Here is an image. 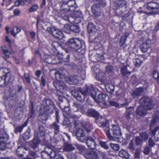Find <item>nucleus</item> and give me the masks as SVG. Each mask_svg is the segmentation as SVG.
Wrapping results in <instances>:
<instances>
[{
  "mask_svg": "<svg viewBox=\"0 0 159 159\" xmlns=\"http://www.w3.org/2000/svg\"><path fill=\"white\" fill-rule=\"evenodd\" d=\"M3 73L0 77V86L4 87L9 82H11L13 80V77L11 75L10 70L9 69L5 68L1 69Z\"/></svg>",
  "mask_w": 159,
  "mask_h": 159,
  "instance_id": "obj_1",
  "label": "nucleus"
},
{
  "mask_svg": "<svg viewBox=\"0 0 159 159\" xmlns=\"http://www.w3.org/2000/svg\"><path fill=\"white\" fill-rule=\"evenodd\" d=\"M144 7L148 10L151 11L148 12H145L146 14L153 15L158 14L159 11V4L154 2L147 3L144 5Z\"/></svg>",
  "mask_w": 159,
  "mask_h": 159,
  "instance_id": "obj_2",
  "label": "nucleus"
},
{
  "mask_svg": "<svg viewBox=\"0 0 159 159\" xmlns=\"http://www.w3.org/2000/svg\"><path fill=\"white\" fill-rule=\"evenodd\" d=\"M44 110L47 111L48 114H51L53 112L55 109V106L53 102L49 99L45 100L43 102Z\"/></svg>",
  "mask_w": 159,
  "mask_h": 159,
  "instance_id": "obj_3",
  "label": "nucleus"
},
{
  "mask_svg": "<svg viewBox=\"0 0 159 159\" xmlns=\"http://www.w3.org/2000/svg\"><path fill=\"white\" fill-rule=\"evenodd\" d=\"M68 46L75 50H77L81 48L82 43L78 39L76 38L70 39L68 41Z\"/></svg>",
  "mask_w": 159,
  "mask_h": 159,
  "instance_id": "obj_4",
  "label": "nucleus"
},
{
  "mask_svg": "<svg viewBox=\"0 0 159 159\" xmlns=\"http://www.w3.org/2000/svg\"><path fill=\"white\" fill-rule=\"evenodd\" d=\"M42 157L43 159H52L55 155V152L48 147L45 148V150L41 152Z\"/></svg>",
  "mask_w": 159,
  "mask_h": 159,
  "instance_id": "obj_5",
  "label": "nucleus"
},
{
  "mask_svg": "<svg viewBox=\"0 0 159 159\" xmlns=\"http://www.w3.org/2000/svg\"><path fill=\"white\" fill-rule=\"evenodd\" d=\"M47 30L52 34L56 38L59 39H62L64 37V35L62 31L54 27H48Z\"/></svg>",
  "mask_w": 159,
  "mask_h": 159,
  "instance_id": "obj_6",
  "label": "nucleus"
},
{
  "mask_svg": "<svg viewBox=\"0 0 159 159\" xmlns=\"http://www.w3.org/2000/svg\"><path fill=\"white\" fill-rule=\"evenodd\" d=\"M142 107L148 110H151L152 108V105L151 100L148 97L144 96L140 100Z\"/></svg>",
  "mask_w": 159,
  "mask_h": 159,
  "instance_id": "obj_7",
  "label": "nucleus"
},
{
  "mask_svg": "<svg viewBox=\"0 0 159 159\" xmlns=\"http://www.w3.org/2000/svg\"><path fill=\"white\" fill-rule=\"evenodd\" d=\"M92 91H91V96L93 98L95 101L97 102H101L104 101L106 96L105 94L101 93L98 94L97 96L96 97V93L95 90L94 88H92Z\"/></svg>",
  "mask_w": 159,
  "mask_h": 159,
  "instance_id": "obj_8",
  "label": "nucleus"
},
{
  "mask_svg": "<svg viewBox=\"0 0 159 159\" xmlns=\"http://www.w3.org/2000/svg\"><path fill=\"white\" fill-rule=\"evenodd\" d=\"M57 57L55 56H51L49 55H45L41 58L42 62L48 64H55L56 62L55 61Z\"/></svg>",
  "mask_w": 159,
  "mask_h": 159,
  "instance_id": "obj_9",
  "label": "nucleus"
},
{
  "mask_svg": "<svg viewBox=\"0 0 159 159\" xmlns=\"http://www.w3.org/2000/svg\"><path fill=\"white\" fill-rule=\"evenodd\" d=\"M76 136L78 140L81 142H83L86 139L85 133L81 128L78 129L76 131Z\"/></svg>",
  "mask_w": 159,
  "mask_h": 159,
  "instance_id": "obj_10",
  "label": "nucleus"
},
{
  "mask_svg": "<svg viewBox=\"0 0 159 159\" xmlns=\"http://www.w3.org/2000/svg\"><path fill=\"white\" fill-rule=\"evenodd\" d=\"M60 10V13H66L68 11H72L74 10V9L70 8L66 1H64L62 3Z\"/></svg>",
  "mask_w": 159,
  "mask_h": 159,
  "instance_id": "obj_11",
  "label": "nucleus"
},
{
  "mask_svg": "<svg viewBox=\"0 0 159 159\" xmlns=\"http://www.w3.org/2000/svg\"><path fill=\"white\" fill-rule=\"evenodd\" d=\"M151 41L150 39H147L145 42H144L140 46V48L143 52H147L149 47V45L151 44Z\"/></svg>",
  "mask_w": 159,
  "mask_h": 159,
  "instance_id": "obj_12",
  "label": "nucleus"
},
{
  "mask_svg": "<svg viewBox=\"0 0 159 159\" xmlns=\"http://www.w3.org/2000/svg\"><path fill=\"white\" fill-rule=\"evenodd\" d=\"M73 107L75 111H80L82 113H85L86 111V109L83 105L77 102L74 103Z\"/></svg>",
  "mask_w": 159,
  "mask_h": 159,
  "instance_id": "obj_13",
  "label": "nucleus"
},
{
  "mask_svg": "<svg viewBox=\"0 0 159 159\" xmlns=\"http://www.w3.org/2000/svg\"><path fill=\"white\" fill-rule=\"evenodd\" d=\"M86 143L88 148L91 149L96 148V143L94 139L91 136H88L87 139Z\"/></svg>",
  "mask_w": 159,
  "mask_h": 159,
  "instance_id": "obj_14",
  "label": "nucleus"
},
{
  "mask_svg": "<svg viewBox=\"0 0 159 159\" xmlns=\"http://www.w3.org/2000/svg\"><path fill=\"white\" fill-rule=\"evenodd\" d=\"M112 130L114 137L118 138V136L120 135L121 134L119 126L116 125H112Z\"/></svg>",
  "mask_w": 159,
  "mask_h": 159,
  "instance_id": "obj_15",
  "label": "nucleus"
},
{
  "mask_svg": "<svg viewBox=\"0 0 159 159\" xmlns=\"http://www.w3.org/2000/svg\"><path fill=\"white\" fill-rule=\"evenodd\" d=\"M84 156L88 159H98L97 153L92 151L85 152Z\"/></svg>",
  "mask_w": 159,
  "mask_h": 159,
  "instance_id": "obj_16",
  "label": "nucleus"
},
{
  "mask_svg": "<svg viewBox=\"0 0 159 159\" xmlns=\"http://www.w3.org/2000/svg\"><path fill=\"white\" fill-rule=\"evenodd\" d=\"M8 135L4 131V130H2L0 131V139L2 143L5 144V143L9 139Z\"/></svg>",
  "mask_w": 159,
  "mask_h": 159,
  "instance_id": "obj_17",
  "label": "nucleus"
},
{
  "mask_svg": "<svg viewBox=\"0 0 159 159\" xmlns=\"http://www.w3.org/2000/svg\"><path fill=\"white\" fill-rule=\"evenodd\" d=\"M147 110H148L144 108L142 105H140L136 110V112L139 116H144L146 114Z\"/></svg>",
  "mask_w": 159,
  "mask_h": 159,
  "instance_id": "obj_18",
  "label": "nucleus"
},
{
  "mask_svg": "<svg viewBox=\"0 0 159 159\" xmlns=\"http://www.w3.org/2000/svg\"><path fill=\"white\" fill-rule=\"evenodd\" d=\"M51 128L52 129L54 130V135L56 136V135L59 134L60 133V126L56 122L53 123L51 125Z\"/></svg>",
  "mask_w": 159,
  "mask_h": 159,
  "instance_id": "obj_19",
  "label": "nucleus"
},
{
  "mask_svg": "<svg viewBox=\"0 0 159 159\" xmlns=\"http://www.w3.org/2000/svg\"><path fill=\"white\" fill-rule=\"evenodd\" d=\"M39 112V117L43 120H47L48 118V115L51 114H48L47 111H45L44 109H40Z\"/></svg>",
  "mask_w": 159,
  "mask_h": 159,
  "instance_id": "obj_20",
  "label": "nucleus"
},
{
  "mask_svg": "<svg viewBox=\"0 0 159 159\" xmlns=\"http://www.w3.org/2000/svg\"><path fill=\"white\" fill-rule=\"evenodd\" d=\"M93 88L91 87L90 89V92H89L88 91L89 89L88 87L86 86L85 88L81 89V88H79L78 89L79 91L81 93L84 95H89L91 96V91H92V88Z\"/></svg>",
  "mask_w": 159,
  "mask_h": 159,
  "instance_id": "obj_21",
  "label": "nucleus"
},
{
  "mask_svg": "<svg viewBox=\"0 0 159 159\" xmlns=\"http://www.w3.org/2000/svg\"><path fill=\"white\" fill-rule=\"evenodd\" d=\"M151 135L154 136L156 141L159 140V126L152 131Z\"/></svg>",
  "mask_w": 159,
  "mask_h": 159,
  "instance_id": "obj_22",
  "label": "nucleus"
},
{
  "mask_svg": "<svg viewBox=\"0 0 159 159\" xmlns=\"http://www.w3.org/2000/svg\"><path fill=\"white\" fill-rule=\"evenodd\" d=\"M79 92H80L78 89V90H74L72 91L71 93L74 98H76L78 101H81L82 100V97L81 94H79Z\"/></svg>",
  "mask_w": 159,
  "mask_h": 159,
  "instance_id": "obj_23",
  "label": "nucleus"
},
{
  "mask_svg": "<svg viewBox=\"0 0 159 159\" xmlns=\"http://www.w3.org/2000/svg\"><path fill=\"white\" fill-rule=\"evenodd\" d=\"M99 115L98 113L92 109H89L87 111V115L89 116L97 118Z\"/></svg>",
  "mask_w": 159,
  "mask_h": 159,
  "instance_id": "obj_24",
  "label": "nucleus"
},
{
  "mask_svg": "<svg viewBox=\"0 0 159 159\" xmlns=\"http://www.w3.org/2000/svg\"><path fill=\"white\" fill-rule=\"evenodd\" d=\"M143 88L140 87L134 90L132 93V95L133 98L139 96L143 91Z\"/></svg>",
  "mask_w": 159,
  "mask_h": 159,
  "instance_id": "obj_25",
  "label": "nucleus"
},
{
  "mask_svg": "<svg viewBox=\"0 0 159 159\" xmlns=\"http://www.w3.org/2000/svg\"><path fill=\"white\" fill-rule=\"evenodd\" d=\"M88 31L89 33H94L96 31L95 26L92 22H89L87 26Z\"/></svg>",
  "mask_w": 159,
  "mask_h": 159,
  "instance_id": "obj_26",
  "label": "nucleus"
},
{
  "mask_svg": "<svg viewBox=\"0 0 159 159\" xmlns=\"http://www.w3.org/2000/svg\"><path fill=\"white\" fill-rule=\"evenodd\" d=\"M24 149L25 147L22 146H18L16 150V152L17 155L19 157H23V155L22 153L23 152Z\"/></svg>",
  "mask_w": 159,
  "mask_h": 159,
  "instance_id": "obj_27",
  "label": "nucleus"
},
{
  "mask_svg": "<svg viewBox=\"0 0 159 159\" xmlns=\"http://www.w3.org/2000/svg\"><path fill=\"white\" fill-rule=\"evenodd\" d=\"M66 105L69 106V102L66 98H64L63 102H59V106L61 109L64 108Z\"/></svg>",
  "mask_w": 159,
  "mask_h": 159,
  "instance_id": "obj_28",
  "label": "nucleus"
},
{
  "mask_svg": "<svg viewBox=\"0 0 159 159\" xmlns=\"http://www.w3.org/2000/svg\"><path fill=\"white\" fill-rule=\"evenodd\" d=\"M75 149L74 147L72 146L71 144L67 143H64L63 150L66 151H70L74 150Z\"/></svg>",
  "mask_w": 159,
  "mask_h": 159,
  "instance_id": "obj_29",
  "label": "nucleus"
},
{
  "mask_svg": "<svg viewBox=\"0 0 159 159\" xmlns=\"http://www.w3.org/2000/svg\"><path fill=\"white\" fill-rule=\"evenodd\" d=\"M31 106L30 107V117L34 118L35 115V111L34 109L33 103L32 102H30Z\"/></svg>",
  "mask_w": 159,
  "mask_h": 159,
  "instance_id": "obj_30",
  "label": "nucleus"
},
{
  "mask_svg": "<svg viewBox=\"0 0 159 159\" xmlns=\"http://www.w3.org/2000/svg\"><path fill=\"white\" fill-rule=\"evenodd\" d=\"M66 1L71 9H74V10L75 8H76L77 5L75 0H70Z\"/></svg>",
  "mask_w": 159,
  "mask_h": 159,
  "instance_id": "obj_31",
  "label": "nucleus"
},
{
  "mask_svg": "<svg viewBox=\"0 0 159 159\" xmlns=\"http://www.w3.org/2000/svg\"><path fill=\"white\" fill-rule=\"evenodd\" d=\"M2 51L4 54L5 57L6 58H8L9 57V55L11 54V53L5 47H2Z\"/></svg>",
  "mask_w": 159,
  "mask_h": 159,
  "instance_id": "obj_32",
  "label": "nucleus"
},
{
  "mask_svg": "<svg viewBox=\"0 0 159 159\" xmlns=\"http://www.w3.org/2000/svg\"><path fill=\"white\" fill-rule=\"evenodd\" d=\"M39 142V140L37 138H34L30 143V146L34 149L36 148L38 146V145Z\"/></svg>",
  "mask_w": 159,
  "mask_h": 159,
  "instance_id": "obj_33",
  "label": "nucleus"
},
{
  "mask_svg": "<svg viewBox=\"0 0 159 159\" xmlns=\"http://www.w3.org/2000/svg\"><path fill=\"white\" fill-rule=\"evenodd\" d=\"M119 155L121 157L126 159L128 158L129 157V153L127 151L124 150H122L120 151L119 152Z\"/></svg>",
  "mask_w": 159,
  "mask_h": 159,
  "instance_id": "obj_34",
  "label": "nucleus"
},
{
  "mask_svg": "<svg viewBox=\"0 0 159 159\" xmlns=\"http://www.w3.org/2000/svg\"><path fill=\"white\" fill-rule=\"evenodd\" d=\"M52 49L54 52L57 51V49L60 47L59 44L56 41L53 42L52 43Z\"/></svg>",
  "mask_w": 159,
  "mask_h": 159,
  "instance_id": "obj_35",
  "label": "nucleus"
},
{
  "mask_svg": "<svg viewBox=\"0 0 159 159\" xmlns=\"http://www.w3.org/2000/svg\"><path fill=\"white\" fill-rule=\"evenodd\" d=\"M121 72L123 76H125L127 74H130L131 72L128 71L127 70V67L125 66H124L121 68Z\"/></svg>",
  "mask_w": 159,
  "mask_h": 159,
  "instance_id": "obj_36",
  "label": "nucleus"
},
{
  "mask_svg": "<svg viewBox=\"0 0 159 159\" xmlns=\"http://www.w3.org/2000/svg\"><path fill=\"white\" fill-rule=\"evenodd\" d=\"M133 62L136 67H139L142 63V61L139 58H136L134 60Z\"/></svg>",
  "mask_w": 159,
  "mask_h": 159,
  "instance_id": "obj_37",
  "label": "nucleus"
},
{
  "mask_svg": "<svg viewBox=\"0 0 159 159\" xmlns=\"http://www.w3.org/2000/svg\"><path fill=\"white\" fill-rule=\"evenodd\" d=\"M104 130L106 132V134L109 140H112L113 139V137L111 135V133L109 132L110 129L109 127H107L104 129Z\"/></svg>",
  "mask_w": 159,
  "mask_h": 159,
  "instance_id": "obj_38",
  "label": "nucleus"
},
{
  "mask_svg": "<svg viewBox=\"0 0 159 159\" xmlns=\"http://www.w3.org/2000/svg\"><path fill=\"white\" fill-rule=\"evenodd\" d=\"M38 132L40 136L42 137L44 135L45 132L43 126H40L38 128Z\"/></svg>",
  "mask_w": 159,
  "mask_h": 159,
  "instance_id": "obj_39",
  "label": "nucleus"
},
{
  "mask_svg": "<svg viewBox=\"0 0 159 159\" xmlns=\"http://www.w3.org/2000/svg\"><path fill=\"white\" fill-rule=\"evenodd\" d=\"M141 150L140 149L137 148L134 153V159H139L140 155Z\"/></svg>",
  "mask_w": 159,
  "mask_h": 159,
  "instance_id": "obj_40",
  "label": "nucleus"
},
{
  "mask_svg": "<svg viewBox=\"0 0 159 159\" xmlns=\"http://www.w3.org/2000/svg\"><path fill=\"white\" fill-rule=\"evenodd\" d=\"M128 36V35L125 34L121 37L120 42V46L122 47L124 45Z\"/></svg>",
  "mask_w": 159,
  "mask_h": 159,
  "instance_id": "obj_41",
  "label": "nucleus"
},
{
  "mask_svg": "<svg viewBox=\"0 0 159 159\" xmlns=\"http://www.w3.org/2000/svg\"><path fill=\"white\" fill-rule=\"evenodd\" d=\"M73 11L72 14L73 16L74 17H82V14L80 11H75V10Z\"/></svg>",
  "mask_w": 159,
  "mask_h": 159,
  "instance_id": "obj_42",
  "label": "nucleus"
},
{
  "mask_svg": "<svg viewBox=\"0 0 159 159\" xmlns=\"http://www.w3.org/2000/svg\"><path fill=\"white\" fill-rule=\"evenodd\" d=\"M20 31V28L17 27H15L11 31V33L14 36H15Z\"/></svg>",
  "mask_w": 159,
  "mask_h": 159,
  "instance_id": "obj_43",
  "label": "nucleus"
},
{
  "mask_svg": "<svg viewBox=\"0 0 159 159\" xmlns=\"http://www.w3.org/2000/svg\"><path fill=\"white\" fill-rule=\"evenodd\" d=\"M70 30L75 33H78L80 31V28L77 25H72L70 27Z\"/></svg>",
  "mask_w": 159,
  "mask_h": 159,
  "instance_id": "obj_44",
  "label": "nucleus"
},
{
  "mask_svg": "<svg viewBox=\"0 0 159 159\" xmlns=\"http://www.w3.org/2000/svg\"><path fill=\"white\" fill-rule=\"evenodd\" d=\"M101 3L99 2V4H95L93 5L91 7L92 12H95L97 10H100V4Z\"/></svg>",
  "mask_w": 159,
  "mask_h": 159,
  "instance_id": "obj_45",
  "label": "nucleus"
},
{
  "mask_svg": "<svg viewBox=\"0 0 159 159\" xmlns=\"http://www.w3.org/2000/svg\"><path fill=\"white\" fill-rule=\"evenodd\" d=\"M83 127L86 130L87 132H91V130L93 129L91 125H90L88 124H86L84 125H83Z\"/></svg>",
  "mask_w": 159,
  "mask_h": 159,
  "instance_id": "obj_46",
  "label": "nucleus"
},
{
  "mask_svg": "<svg viewBox=\"0 0 159 159\" xmlns=\"http://www.w3.org/2000/svg\"><path fill=\"white\" fill-rule=\"evenodd\" d=\"M63 78L65 79L66 81L69 84H73L74 82L72 81V76L70 77H67L66 74H64Z\"/></svg>",
  "mask_w": 159,
  "mask_h": 159,
  "instance_id": "obj_47",
  "label": "nucleus"
},
{
  "mask_svg": "<svg viewBox=\"0 0 159 159\" xmlns=\"http://www.w3.org/2000/svg\"><path fill=\"white\" fill-rule=\"evenodd\" d=\"M24 79L23 80L26 82L28 83H30V75L29 74L25 73L24 74Z\"/></svg>",
  "mask_w": 159,
  "mask_h": 159,
  "instance_id": "obj_48",
  "label": "nucleus"
},
{
  "mask_svg": "<svg viewBox=\"0 0 159 159\" xmlns=\"http://www.w3.org/2000/svg\"><path fill=\"white\" fill-rule=\"evenodd\" d=\"M39 6L37 4L33 5L29 9V11L32 12L36 11L38 9Z\"/></svg>",
  "mask_w": 159,
  "mask_h": 159,
  "instance_id": "obj_49",
  "label": "nucleus"
},
{
  "mask_svg": "<svg viewBox=\"0 0 159 159\" xmlns=\"http://www.w3.org/2000/svg\"><path fill=\"white\" fill-rule=\"evenodd\" d=\"M105 87L107 88V89H109V92L112 93L114 92V86L112 84H107Z\"/></svg>",
  "mask_w": 159,
  "mask_h": 159,
  "instance_id": "obj_50",
  "label": "nucleus"
},
{
  "mask_svg": "<svg viewBox=\"0 0 159 159\" xmlns=\"http://www.w3.org/2000/svg\"><path fill=\"white\" fill-rule=\"evenodd\" d=\"M110 146L112 149L116 151H118L120 148V146L118 144L110 143Z\"/></svg>",
  "mask_w": 159,
  "mask_h": 159,
  "instance_id": "obj_51",
  "label": "nucleus"
},
{
  "mask_svg": "<svg viewBox=\"0 0 159 159\" xmlns=\"http://www.w3.org/2000/svg\"><path fill=\"white\" fill-rule=\"evenodd\" d=\"M119 7L125 6L126 4V2L125 0H119L117 3Z\"/></svg>",
  "mask_w": 159,
  "mask_h": 159,
  "instance_id": "obj_52",
  "label": "nucleus"
},
{
  "mask_svg": "<svg viewBox=\"0 0 159 159\" xmlns=\"http://www.w3.org/2000/svg\"><path fill=\"white\" fill-rule=\"evenodd\" d=\"M140 135L143 140H147L148 138V135L146 132H142L140 133Z\"/></svg>",
  "mask_w": 159,
  "mask_h": 159,
  "instance_id": "obj_53",
  "label": "nucleus"
},
{
  "mask_svg": "<svg viewBox=\"0 0 159 159\" xmlns=\"http://www.w3.org/2000/svg\"><path fill=\"white\" fill-rule=\"evenodd\" d=\"M136 144L137 145H141L143 143V140L139 137H136L135 138Z\"/></svg>",
  "mask_w": 159,
  "mask_h": 159,
  "instance_id": "obj_54",
  "label": "nucleus"
},
{
  "mask_svg": "<svg viewBox=\"0 0 159 159\" xmlns=\"http://www.w3.org/2000/svg\"><path fill=\"white\" fill-rule=\"evenodd\" d=\"M76 146L77 148L81 153H83L86 150L85 147L81 145H77Z\"/></svg>",
  "mask_w": 159,
  "mask_h": 159,
  "instance_id": "obj_55",
  "label": "nucleus"
},
{
  "mask_svg": "<svg viewBox=\"0 0 159 159\" xmlns=\"http://www.w3.org/2000/svg\"><path fill=\"white\" fill-rule=\"evenodd\" d=\"M30 128H28L27 131L25 132L24 135V137L25 139H28L30 138Z\"/></svg>",
  "mask_w": 159,
  "mask_h": 159,
  "instance_id": "obj_56",
  "label": "nucleus"
},
{
  "mask_svg": "<svg viewBox=\"0 0 159 159\" xmlns=\"http://www.w3.org/2000/svg\"><path fill=\"white\" fill-rule=\"evenodd\" d=\"M63 50H64L66 53L67 54L66 60L65 61L66 62H69L70 58V55L69 54L70 51L66 48H63Z\"/></svg>",
  "mask_w": 159,
  "mask_h": 159,
  "instance_id": "obj_57",
  "label": "nucleus"
},
{
  "mask_svg": "<svg viewBox=\"0 0 159 159\" xmlns=\"http://www.w3.org/2000/svg\"><path fill=\"white\" fill-rule=\"evenodd\" d=\"M99 144L100 146L105 149H107L109 148V147L108 145L106 144V142L102 141H99Z\"/></svg>",
  "mask_w": 159,
  "mask_h": 159,
  "instance_id": "obj_58",
  "label": "nucleus"
},
{
  "mask_svg": "<svg viewBox=\"0 0 159 159\" xmlns=\"http://www.w3.org/2000/svg\"><path fill=\"white\" fill-rule=\"evenodd\" d=\"M53 158L55 159H64L63 156L61 154L55 152V155H54Z\"/></svg>",
  "mask_w": 159,
  "mask_h": 159,
  "instance_id": "obj_59",
  "label": "nucleus"
},
{
  "mask_svg": "<svg viewBox=\"0 0 159 159\" xmlns=\"http://www.w3.org/2000/svg\"><path fill=\"white\" fill-rule=\"evenodd\" d=\"M159 118V113H158V115L156 117L153 118L152 120L151 123L150 124V126H152L154 125L156 122L157 121V119Z\"/></svg>",
  "mask_w": 159,
  "mask_h": 159,
  "instance_id": "obj_60",
  "label": "nucleus"
},
{
  "mask_svg": "<svg viewBox=\"0 0 159 159\" xmlns=\"http://www.w3.org/2000/svg\"><path fill=\"white\" fill-rule=\"evenodd\" d=\"M24 2L21 0H18L15 2V5L16 7H18L20 5H24Z\"/></svg>",
  "mask_w": 159,
  "mask_h": 159,
  "instance_id": "obj_61",
  "label": "nucleus"
},
{
  "mask_svg": "<svg viewBox=\"0 0 159 159\" xmlns=\"http://www.w3.org/2000/svg\"><path fill=\"white\" fill-rule=\"evenodd\" d=\"M57 83H54V85L55 87L58 89V91H57V92H62L63 90H62V89L64 90L66 89V88L62 86H58V87L59 88H57V86L56 85Z\"/></svg>",
  "mask_w": 159,
  "mask_h": 159,
  "instance_id": "obj_62",
  "label": "nucleus"
},
{
  "mask_svg": "<svg viewBox=\"0 0 159 159\" xmlns=\"http://www.w3.org/2000/svg\"><path fill=\"white\" fill-rule=\"evenodd\" d=\"M62 18L66 20L67 21L69 16L66 13H61Z\"/></svg>",
  "mask_w": 159,
  "mask_h": 159,
  "instance_id": "obj_63",
  "label": "nucleus"
},
{
  "mask_svg": "<svg viewBox=\"0 0 159 159\" xmlns=\"http://www.w3.org/2000/svg\"><path fill=\"white\" fill-rule=\"evenodd\" d=\"M24 127L23 126H20L16 127L15 130V132L16 133L21 132Z\"/></svg>",
  "mask_w": 159,
  "mask_h": 159,
  "instance_id": "obj_64",
  "label": "nucleus"
}]
</instances>
